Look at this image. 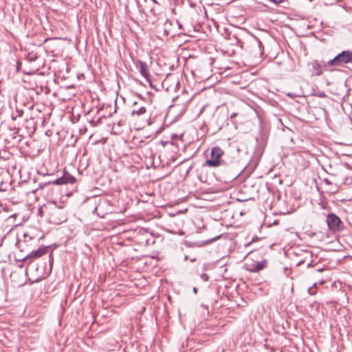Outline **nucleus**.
Masks as SVG:
<instances>
[{
    "mask_svg": "<svg viewBox=\"0 0 352 352\" xmlns=\"http://www.w3.org/2000/svg\"><path fill=\"white\" fill-rule=\"evenodd\" d=\"M308 292H309L311 295H314V294H315L314 292H311V288H309V289H308Z\"/></svg>",
    "mask_w": 352,
    "mask_h": 352,
    "instance_id": "f3484780",
    "label": "nucleus"
},
{
    "mask_svg": "<svg viewBox=\"0 0 352 352\" xmlns=\"http://www.w3.org/2000/svg\"><path fill=\"white\" fill-rule=\"evenodd\" d=\"M311 266H312L311 263H309V264H308V265H307V267H310Z\"/></svg>",
    "mask_w": 352,
    "mask_h": 352,
    "instance_id": "aec40b11",
    "label": "nucleus"
},
{
    "mask_svg": "<svg viewBox=\"0 0 352 352\" xmlns=\"http://www.w3.org/2000/svg\"><path fill=\"white\" fill-rule=\"evenodd\" d=\"M256 41H257L258 46V47H259V49H260L261 54H262V53H263V49H264V47H263V43H261V41L259 39H258V38H256Z\"/></svg>",
    "mask_w": 352,
    "mask_h": 352,
    "instance_id": "ddd939ff",
    "label": "nucleus"
},
{
    "mask_svg": "<svg viewBox=\"0 0 352 352\" xmlns=\"http://www.w3.org/2000/svg\"><path fill=\"white\" fill-rule=\"evenodd\" d=\"M136 66L143 77H144L146 79H148L150 78L148 67L145 62L139 60L137 62Z\"/></svg>",
    "mask_w": 352,
    "mask_h": 352,
    "instance_id": "1a4fd4ad",
    "label": "nucleus"
},
{
    "mask_svg": "<svg viewBox=\"0 0 352 352\" xmlns=\"http://www.w3.org/2000/svg\"><path fill=\"white\" fill-rule=\"evenodd\" d=\"M193 292L196 294L197 292V289L196 287H194Z\"/></svg>",
    "mask_w": 352,
    "mask_h": 352,
    "instance_id": "6ab92c4d",
    "label": "nucleus"
},
{
    "mask_svg": "<svg viewBox=\"0 0 352 352\" xmlns=\"http://www.w3.org/2000/svg\"><path fill=\"white\" fill-rule=\"evenodd\" d=\"M270 1L273 2L275 4H279L281 3L280 1H278V0H270Z\"/></svg>",
    "mask_w": 352,
    "mask_h": 352,
    "instance_id": "dca6fc26",
    "label": "nucleus"
},
{
    "mask_svg": "<svg viewBox=\"0 0 352 352\" xmlns=\"http://www.w3.org/2000/svg\"><path fill=\"white\" fill-rule=\"evenodd\" d=\"M326 63L321 65L318 61H315L312 64L313 74L316 76H320L323 73L324 69H327L328 66H325Z\"/></svg>",
    "mask_w": 352,
    "mask_h": 352,
    "instance_id": "9b49d317",
    "label": "nucleus"
},
{
    "mask_svg": "<svg viewBox=\"0 0 352 352\" xmlns=\"http://www.w3.org/2000/svg\"><path fill=\"white\" fill-rule=\"evenodd\" d=\"M201 278L204 280L207 281L208 280V276L206 274H203L201 275Z\"/></svg>",
    "mask_w": 352,
    "mask_h": 352,
    "instance_id": "4468645a",
    "label": "nucleus"
},
{
    "mask_svg": "<svg viewBox=\"0 0 352 352\" xmlns=\"http://www.w3.org/2000/svg\"><path fill=\"white\" fill-rule=\"evenodd\" d=\"M326 222L328 228L333 232H338L343 229V223L335 214L331 213L327 216Z\"/></svg>",
    "mask_w": 352,
    "mask_h": 352,
    "instance_id": "20e7f679",
    "label": "nucleus"
},
{
    "mask_svg": "<svg viewBox=\"0 0 352 352\" xmlns=\"http://www.w3.org/2000/svg\"><path fill=\"white\" fill-rule=\"evenodd\" d=\"M323 182H324L326 184H327V185H331V184H332V183H331V182H330L327 178H324V179H323Z\"/></svg>",
    "mask_w": 352,
    "mask_h": 352,
    "instance_id": "2eb2a0df",
    "label": "nucleus"
},
{
    "mask_svg": "<svg viewBox=\"0 0 352 352\" xmlns=\"http://www.w3.org/2000/svg\"><path fill=\"white\" fill-rule=\"evenodd\" d=\"M178 234H179V235H184V231H182V230H180V231L178 232Z\"/></svg>",
    "mask_w": 352,
    "mask_h": 352,
    "instance_id": "a211bd4d",
    "label": "nucleus"
},
{
    "mask_svg": "<svg viewBox=\"0 0 352 352\" xmlns=\"http://www.w3.org/2000/svg\"><path fill=\"white\" fill-rule=\"evenodd\" d=\"M246 270L250 272H258L265 268L267 267V262L265 259L256 262L255 263H252L250 264H245Z\"/></svg>",
    "mask_w": 352,
    "mask_h": 352,
    "instance_id": "6e6552de",
    "label": "nucleus"
},
{
    "mask_svg": "<svg viewBox=\"0 0 352 352\" xmlns=\"http://www.w3.org/2000/svg\"><path fill=\"white\" fill-rule=\"evenodd\" d=\"M323 270V269H319L318 270V272H322Z\"/></svg>",
    "mask_w": 352,
    "mask_h": 352,
    "instance_id": "4be33fe9",
    "label": "nucleus"
},
{
    "mask_svg": "<svg viewBox=\"0 0 352 352\" xmlns=\"http://www.w3.org/2000/svg\"><path fill=\"white\" fill-rule=\"evenodd\" d=\"M348 63H352V51L344 50L327 62L325 66L342 67Z\"/></svg>",
    "mask_w": 352,
    "mask_h": 352,
    "instance_id": "f03ea898",
    "label": "nucleus"
},
{
    "mask_svg": "<svg viewBox=\"0 0 352 352\" xmlns=\"http://www.w3.org/2000/svg\"><path fill=\"white\" fill-rule=\"evenodd\" d=\"M76 181V179L74 176L64 171V175L63 177H60L54 181L49 182L48 184L54 185H63L67 184H74Z\"/></svg>",
    "mask_w": 352,
    "mask_h": 352,
    "instance_id": "0eeeda50",
    "label": "nucleus"
},
{
    "mask_svg": "<svg viewBox=\"0 0 352 352\" xmlns=\"http://www.w3.org/2000/svg\"><path fill=\"white\" fill-rule=\"evenodd\" d=\"M139 12L148 14H156V8L159 3L155 0H144V4L140 0H135Z\"/></svg>",
    "mask_w": 352,
    "mask_h": 352,
    "instance_id": "7ed1b4c3",
    "label": "nucleus"
},
{
    "mask_svg": "<svg viewBox=\"0 0 352 352\" xmlns=\"http://www.w3.org/2000/svg\"><path fill=\"white\" fill-rule=\"evenodd\" d=\"M146 113V109L144 106H139L138 102H134L133 104V109L131 112V115L133 117L142 116Z\"/></svg>",
    "mask_w": 352,
    "mask_h": 352,
    "instance_id": "9d476101",
    "label": "nucleus"
},
{
    "mask_svg": "<svg viewBox=\"0 0 352 352\" xmlns=\"http://www.w3.org/2000/svg\"><path fill=\"white\" fill-rule=\"evenodd\" d=\"M23 111L22 110H19L16 109V115H12V119L15 120L17 117H21L23 116Z\"/></svg>",
    "mask_w": 352,
    "mask_h": 352,
    "instance_id": "f8f14e48",
    "label": "nucleus"
},
{
    "mask_svg": "<svg viewBox=\"0 0 352 352\" xmlns=\"http://www.w3.org/2000/svg\"><path fill=\"white\" fill-rule=\"evenodd\" d=\"M49 251V247H41L36 250L32 251L25 257H24L22 261L26 262L28 264H30L34 259H37L43 255L47 254Z\"/></svg>",
    "mask_w": 352,
    "mask_h": 352,
    "instance_id": "39448f33",
    "label": "nucleus"
},
{
    "mask_svg": "<svg viewBox=\"0 0 352 352\" xmlns=\"http://www.w3.org/2000/svg\"><path fill=\"white\" fill-rule=\"evenodd\" d=\"M66 221V216L60 208H54L52 210L50 215V221L54 224H60Z\"/></svg>",
    "mask_w": 352,
    "mask_h": 352,
    "instance_id": "423d86ee",
    "label": "nucleus"
},
{
    "mask_svg": "<svg viewBox=\"0 0 352 352\" xmlns=\"http://www.w3.org/2000/svg\"><path fill=\"white\" fill-rule=\"evenodd\" d=\"M49 257H50V260H51V258H52V254H50L49 255Z\"/></svg>",
    "mask_w": 352,
    "mask_h": 352,
    "instance_id": "412c9836",
    "label": "nucleus"
},
{
    "mask_svg": "<svg viewBox=\"0 0 352 352\" xmlns=\"http://www.w3.org/2000/svg\"><path fill=\"white\" fill-rule=\"evenodd\" d=\"M223 150L215 146L211 149L210 157L206 160L204 166L217 167L224 177L228 179H234L239 175L238 170H234V164L232 162H226L223 158Z\"/></svg>",
    "mask_w": 352,
    "mask_h": 352,
    "instance_id": "f257e3e1",
    "label": "nucleus"
}]
</instances>
